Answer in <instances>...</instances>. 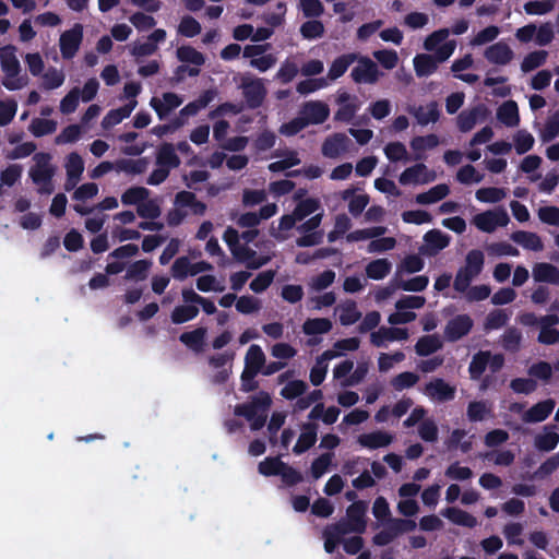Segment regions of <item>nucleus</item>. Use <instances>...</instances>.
Here are the masks:
<instances>
[{
    "label": "nucleus",
    "instance_id": "f257e3e1",
    "mask_svg": "<svg viewBox=\"0 0 559 559\" xmlns=\"http://www.w3.org/2000/svg\"><path fill=\"white\" fill-rule=\"evenodd\" d=\"M271 404L270 394L261 391L251 401L236 405L235 415L245 417L250 423L252 430H260L266 423V411Z\"/></svg>",
    "mask_w": 559,
    "mask_h": 559
},
{
    "label": "nucleus",
    "instance_id": "f03ea898",
    "mask_svg": "<svg viewBox=\"0 0 559 559\" xmlns=\"http://www.w3.org/2000/svg\"><path fill=\"white\" fill-rule=\"evenodd\" d=\"M516 321L524 326H540L537 341L544 345H554L559 342V331L554 328L559 323L557 314H546L538 318L534 312H523Z\"/></svg>",
    "mask_w": 559,
    "mask_h": 559
},
{
    "label": "nucleus",
    "instance_id": "7ed1b4c3",
    "mask_svg": "<svg viewBox=\"0 0 559 559\" xmlns=\"http://www.w3.org/2000/svg\"><path fill=\"white\" fill-rule=\"evenodd\" d=\"M368 504L364 500L354 501L346 509V516L334 523L340 525L342 531L346 534L355 533L362 534L367 528L366 512Z\"/></svg>",
    "mask_w": 559,
    "mask_h": 559
},
{
    "label": "nucleus",
    "instance_id": "20e7f679",
    "mask_svg": "<svg viewBox=\"0 0 559 559\" xmlns=\"http://www.w3.org/2000/svg\"><path fill=\"white\" fill-rule=\"evenodd\" d=\"M0 66L7 75V79L2 81V85L9 91L22 88L21 79L15 78L20 73L21 67L15 56L14 46L8 45L0 48Z\"/></svg>",
    "mask_w": 559,
    "mask_h": 559
},
{
    "label": "nucleus",
    "instance_id": "39448f33",
    "mask_svg": "<svg viewBox=\"0 0 559 559\" xmlns=\"http://www.w3.org/2000/svg\"><path fill=\"white\" fill-rule=\"evenodd\" d=\"M356 62L357 66L350 72V78L355 83L376 84L379 81L382 73L374 61L369 57L358 55Z\"/></svg>",
    "mask_w": 559,
    "mask_h": 559
},
{
    "label": "nucleus",
    "instance_id": "423d86ee",
    "mask_svg": "<svg viewBox=\"0 0 559 559\" xmlns=\"http://www.w3.org/2000/svg\"><path fill=\"white\" fill-rule=\"evenodd\" d=\"M239 87L250 109H257L263 104L266 90L261 79L243 76Z\"/></svg>",
    "mask_w": 559,
    "mask_h": 559
},
{
    "label": "nucleus",
    "instance_id": "0eeeda50",
    "mask_svg": "<svg viewBox=\"0 0 559 559\" xmlns=\"http://www.w3.org/2000/svg\"><path fill=\"white\" fill-rule=\"evenodd\" d=\"M510 218L508 213L500 209L496 211H485L474 216V225L484 233H492L497 227L508 225Z\"/></svg>",
    "mask_w": 559,
    "mask_h": 559
},
{
    "label": "nucleus",
    "instance_id": "6e6552de",
    "mask_svg": "<svg viewBox=\"0 0 559 559\" xmlns=\"http://www.w3.org/2000/svg\"><path fill=\"white\" fill-rule=\"evenodd\" d=\"M83 39V26L80 23L63 32L60 36L59 47L63 59H72L78 52Z\"/></svg>",
    "mask_w": 559,
    "mask_h": 559
},
{
    "label": "nucleus",
    "instance_id": "1a4fd4ad",
    "mask_svg": "<svg viewBox=\"0 0 559 559\" xmlns=\"http://www.w3.org/2000/svg\"><path fill=\"white\" fill-rule=\"evenodd\" d=\"M35 166L29 169V177L35 185L45 181H51L55 175V168L50 165L51 155L49 153H36L33 157Z\"/></svg>",
    "mask_w": 559,
    "mask_h": 559
},
{
    "label": "nucleus",
    "instance_id": "9d476101",
    "mask_svg": "<svg viewBox=\"0 0 559 559\" xmlns=\"http://www.w3.org/2000/svg\"><path fill=\"white\" fill-rule=\"evenodd\" d=\"M473 325L474 322L468 314H457L448 321L444 337L448 342H457L472 331Z\"/></svg>",
    "mask_w": 559,
    "mask_h": 559
},
{
    "label": "nucleus",
    "instance_id": "9b49d317",
    "mask_svg": "<svg viewBox=\"0 0 559 559\" xmlns=\"http://www.w3.org/2000/svg\"><path fill=\"white\" fill-rule=\"evenodd\" d=\"M408 338V331L404 328L381 326L370 335V342L376 347H386V342L405 341Z\"/></svg>",
    "mask_w": 559,
    "mask_h": 559
},
{
    "label": "nucleus",
    "instance_id": "f8f14e48",
    "mask_svg": "<svg viewBox=\"0 0 559 559\" xmlns=\"http://www.w3.org/2000/svg\"><path fill=\"white\" fill-rule=\"evenodd\" d=\"M556 402L547 399L534 404L522 415V420L527 424H536L546 420L552 413Z\"/></svg>",
    "mask_w": 559,
    "mask_h": 559
},
{
    "label": "nucleus",
    "instance_id": "ddd939ff",
    "mask_svg": "<svg viewBox=\"0 0 559 559\" xmlns=\"http://www.w3.org/2000/svg\"><path fill=\"white\" fill-rule=\"evenodd\" d=\"M433 180L435 175H428L427 166L423 163L406 168L399 178L400 183L403 186L411 183H428Z\"/></svg>",
    "mask_w": 559,
    "mask_h": 559
},
{
    "label": "nucleus",
    "instance_id": "4468645a",
    "mask_svg": "<svg viewBox=\"0 0 559 559\" xmlns=\"http://www.w3.org/2000/svg\"><path fill=\"white\" fill-rule=\"evenodd\" d=\"M318 439V425L314 423H305L301 426V433L293 448V452L297 455L307 452L312 448Z\"/></svg>",
    "mask_w": 559,
    "mask_h": 559
},
{
    "label": "nucleus",
    "instance_id": "2eb2a0df",
    "mask_svg": "<svg viewBox=\"0 0 559 559\" xmlns=\"http://www.w3.org/2000/svg\"><path fill=\"white\" fill-rule=\"evenodd\" d=\"M484 57L493 64L506 66L513 59L512 49L503 41L487 47Z\"/></svg>",
    "mask_w": 559,
    "mask_h": 559
},
{
    "label": "nucleus",
    "instance_id": "dca6fc26",
    "mask_svg": "<svg viewBox=\"0 0 559 559\" xmlns=\"http://www.w3.org/2000/svg\"><path fill=\"white\" fill-rule=\"evenodd\" d=\"M425 393L439 402L451 401L455 396V389L443 379H435L426 384Z\"/></svg>",
    "mask_w": 559,
    "mask_h": 559
},
{
    "label": "nucleus",
    "instance_id": "f3484780",
    "mask_svg": "<svg viewBox=\"0 0 559 559\" xmlns=\"http://www.w3.org/2000/svg\"><path fill=\"white\" fill-rule=\"evenodd\" d=\"M155 163L158 167L171 170L179 167L181 160L176 153L174 144L164 142L157 148Z\"/></svg>",
    "mask_w": 559,
    "mask_h": 559
},
{
    "label": "nucleus",
    "instance_id": "a211bd4d",
    "mask_svg": "<svg viewBox=\"0 0 559 559\" xmlns=\"http://www.w3.org/2000/svg\"><path fill=\"white\" fill-rule=\"evenodd\" d=\"M301 114L308 124H321L329 118L330 109L322 102H309L305 104Z\"/></svg>",
    "mask_w": 559,
    "mask_h": 559
},
{
    "label": "nucleus",
    "instance_id": "6ab92c4d",
    "mask_svg": "<svg viewBox=\"0 0 559 559\" xmlns=\"http://www.w3.org/2000/svg\"><path fill=\"white\" fill-rule=\"evenodd\" d=\"M393 441V436L385 431H372L369 433L359 435L357 442L362 447L370 450L385 448Z\"/></svg>",
    "mask_w": 559,
    "mask_h": 559
},
{
    "label": "nucleus",
    "instance_id": "aec40b11",
    "mask_svg": "<svg viewBox=\"0 0 559 559\" xmlns=\"http://www.w3.org/2000/svg\"><path fill=\"white\" fill-rule=\"evenodd\" d=\"M559 443V433L556 425L544 426V432L534 438V445L538 451L550 452Z\"/></svg>",
    "mask_w": 559,
    "mask_h": 559
},
{
    "label": "nucleus",
    "instance_id": "412c9836",
    "mask_svg": "<svg viewBox=\"0 0 559 559\" xmlns=\"http://www.w3.org/2000/svg\"><path fill=\"white\" fill-rule=\"evenodd\" d=\"M349 139L344 133H335L325 139L322 144V154L329 158H335L347 150Z\"/></svg>",
    "mask_w": 559,
    "mask_h": 559
},
{
    "label": "nucleus",
    "instance_id": "4be33fe9",
    "mask_svg": "<svg viewBox=\"0 0 559 559\" xmlns=\"http://www.w3.org/2000/svg\"><path fill=\"white\" fill-rule=\"evenodd\" d=\"M358 59V53L356 52H348L343 53L335 58L333 62L330 66L328 78L332 81L337 80L342 75L345 74V72L348 70V68L356 62Z\"/></svg>",
    "mask_w": 559,
    "mask_h": 559
},
{
    "label": "nucleus",
    "instance_id": "5701e85b",
    "mask_svg": "<svg viewBox=\"0 0 559 559\" xmlns=\"http://www.w3.org/2000/svg\"><path fill=\"white\" fill-rule=\"evenodd\" d=\"M533 277L536 282L559 285V269L550 263H536L533 267Z\"/></svg>",
    "mask_w": 559,
    "mask_h": 559
},
{
    "label": "nucleus",
    "instance_id": "b1692460",
    "mask_svg": "<svg viewBox=\"0 0 559 559\" xmlns=\"http://www.w3.org/2000/svg\"><path fill=\"white\" fill-rule=\"evenodd\" d=\"M420 126L437 122L440 118L439 105L436 100L430 102L426 107L418 106L409 111Z\"/></svg>",
    "mask_w": 559,
    "mask_h": 559
},
{
    "label": "nucleus",
    "instance_id": "393cba45",
    "mask_svg": "<svg viewBox=\"0 0 559 559\" xmlns=\"http://www.w3.org/2000/svg\"><path fill=\"white\" fill-rule=\"evenodd\" d=\"M231 253L239 262H245L248 269L257 270L266 263V259L257 258V252L248 246H238Z\"/></svg>",
    "mask_w": 559,
    "mask_h": 559
},
{
    "label": "nucleus",
    "instance_id": "a878e982",
    "mask_svg": "<svg viewBox=\"0 0 559 559\" xmlns=\"http://www.w3.org/2000/svg\"><path fill=\"white\" fill-rule=\"evenodd\" d=\"M441 514L456 525L468 528L477 525V520L474 515L455 507L444 509Z\"/></svg>",
    "mask_w": 559,
    "mask_h": 559
},
{
    "label": "nucleus",
    "instance_id": "bb28decb",
    "mask_svg": "<svg viewBox=\"0 0 559 559\" xmlns=\"http://www.w3.org/2000/svg\"><path fill=\"white\" fill-rule=\"evenodd\" d=\"M497 118L507 127H516L520 123L519 108L514 100L504 102L497 111Z\"/></svg>",
    "mask_w": 559,
    "mask_h": 559
},
{
    "label": "nucleus",
    "instance_id": "cd10ccee",
    "mask_svg": "<svg viewBox=\"0 0 559 559\" xmlns=\"http://www.w3.org/2000/svg\"><path fill=\"white\" fill-rule=\"evenodd\" d=\"M511 239L527 250L542 251L544 248L540 237L535 233L518 230L511 235Z\"/></svg>",
    "mask_w": 559,
    "mask_h": 559
},
{
    "label": "nucleus",
    "instance_id": "c85d7f7f",
    "mask_svg": "<svg viewBox=\"0 0 559 559\" xmlns=\"http://www.w3.org/2000/svg\"><path fill=\"white\" fill-rule=\"evenodd\" d=\"M439 144L438 135L430 133L427 135H417L414 136L411 141V147L416 153L415 159L420 160L424 158L421 154L426 150H432Z\"/></svg>",
    "mask_w": 559,
    "mask_h": 559
},
{
    "label": "nucleus",
    "instance_id": "c756f323",
    "mask_svg": "<svg viewBox=\"0 0 559 559\" xmlns=\"http://www.w3.org/2000/svg\"><path fill=\"white\" fill-rule=\"evenodd\" d=\"M414 69L418 78L429 76L438 69V61L432 55L420 53L414 58Z\"/></svg>",
    "mask_w": 559,
    "mask_h": 559
},
{
    "label": "nucleus",
    "instance_id": "7c9ffc66",
    "mask_svg": "<svg viewBox=\"0 0 559 559\" xmlns=\"http://www.w3.org/2000/svg\"><path fill=\"white\" fill-rule=\"evenodd\" d=\"M442 345L439 335H424L415 344V352L418 356L426 357L441 349Z\"/></svg>",
    "mask_w": 559,
    "mask_h": 559
},
{
    "label": "nucleus",
    "instance_id": "2f4dec72",
    "mask_svg": "<svg viewBox=\"0 0 559 559\" xmlns=\"http://www.w3.org/2000/svg\"><path fill=\"white\" fill-rule=\"evenodd\" d=\"M206 335V329L197 328L193 331L183 332L179 336V341L188 348L199 353L203 349Z\"/></svg>",
    "mask_w": 559,
    "mask_h": 559
},
{
    "label": "nucleus",
    "instance_id": "473e14b6",
    "mask_svg": "<svg viewBox=\"0 0 559 559\" xmlns=\"http://www.w3.org/2000/svg\"><path fill=\"white\" fill-rule=\"evenodd\" d=\"M450 193V188L445 183H439L432 188H430L428 191L418 193L416 195V202L418 204H432L437 203L444 198H447Z\"/></svg>",
    "mask_w": 559,
    "mask_h": 559
},
{
    "label": "nucleus",
    "instance_id": "72a5a7b5",
    "mask_svg": "<svg viewBox=\"0 0 559 559\" xmlns=\"http://www.w3.org/2000/svg\"><path fill=\"white\" fill-rule=\"evenodd\" d=\"M346 535V531H342L340 525L330 524L325 526L322 532V536L324 539V550L328 554H333L340 543H342V537Z\"/></svg>",
    "mask_w": 559,
    "mask_h": 559
},
{
    "label": "nucleus",
    "instance_id": "f704fd0d",
    "mask_svg": "<svg viewBox=\"0 0 559 559\" xmlns=\"http://www.w3.org/2000/svg\"><path fill=\"white\" fill-rule=\"evenodd\" d=\"M450 236L439 229H431L424 236V240L432 254L447 248L450 243Z\"/></svg>",
    "mask_w": 559,
    "mask_h": 559
},
{
    "label": "nucleus",
    "instance_id": "c9c22d12",
    "mask_svg": "<svg viewBox=\"0 0 559 559\" xmlns=\"http://www.w3.org/2000/svg\"><path fill=\"white\" fill-rule=\"evenodd\" d=\"M483 114V106H476L469 110L461 111L456 119L459 130L464 133L471 131L477 123L479 116Z\"/></svg>",
    "mask_w": 559,
    "mask_h": 559
},
{
    "label": "nucleus",
    "instance_id": "e433bc0d",
    "mask_svg": "<svg viewBox=\"0 0 559 559\" xmlns=\"http://www.w3.org/2000/svg\"><path fill=\"white\" fill-rule=\"evenodd\" d=\"M176 55L179 61L193 64V68L200 69L205 63L204 55L189 45L177 48Z\"/></svg>",
    "mask_w": 559,
    "mask_h": 559
},
{
    "label": "nucleus",
    "instance_id": "4c0bfd02",
    "mask_svg": "<svg viewBox=\"0 0 559 559\" xmlns=\"http://www.w3.org/2000/svg\"><path fill=\"white\" fill-rule=\"evenodd\" d=\"M490 358L489 350H479L476 353L468 366V372L472 380H479L485 372Z\"/></svg>",
    "mask_w": 559,
    "mask_h": 559
},
{
    "label": "nucleus",
    "instance_id": "58836bf2",
    "mask_svg": "<svg viewBox=\"0 0 559 559\" xmlns=\"http://www.w3.org/2000/svg\"><path fill=\"white\" fill-rule=\"evenodd\" d=\"M264 364L265 355L262 348L255 344L251 345L245 357V368L261 372Z\"/></svg>",
    "mask_w": 559,
    "mask_h": 559
},
{
    "label": "nucleus",
    "instance_id": "ea45409f",
    "mask_svg": "<svg viewBox=\"0 0 559 559\" xmlns=\"http://www.w3.org/2000/svg\"><path fill=\"white\" fill-rule=\"evenodd\" d=\"M491 415V407L486 401L469 402L466 411L467 419L472 423L483 421Z\"/></svg>",
    "mask_w": 559,
    "mask_h": 559
},
{
    "label": "nucleus",
    "instance_id": "a19ab883",
    "mask_svg": "<svg viewBox=\"0 0 559 559\" xmlns=\"http://www.w3.org/2000/svg\"><path fill=\"white\" fill-rule=\"evenodd\" d=\"M392 264L388 259H377L371 261L366 267V274L371 280H382L391 271Z\"/></svg>",
    "mask_w": 559,
    "mask_h": 559
},
{
    "label": "nucleus",
    "instance_id": "79ce46f5",
    "mask_svg": "<svg viewBox=\"0 0 559 559\" xmlns=\"http://www.w3.org/2000/svg\"><path fill=\"white\" fill-rule=\"evenodd\" d=\"M28 130L36 138L52 134L57 130V121L51 119L34 118L28 126Z\"/></svg>",
    "mask_w": 559,
    "mask_h": 559
},
{
    "label": "nucleus",
    "instance_id": "37998d69",
    "mask_svg": "<svg viewBox=\"0 0 559 559\" xmlns=\"http://www.w3.org/2000/svg\"><path fill=\"white\" fill-rule=\"evenodd\" d=\"M199 314V308L195 305L177 306L171 311L170 319L175 324H182L193 320Z\"/></svg>",
    "mask_w": 559,
    "mask_h": 559
},
{
    "label": "nucleus",
    "instance_id": "c03bdc74",
    "mask_svg": "<svg viewBox=\"0 0 559 559\" xmlns=\"http://www.w3.org/2000/svg\"><path fill=\"white\" fill-rule=\"evenodd\" d=\"M332 329V322L328 318L307 319L302 325L307 335L325 334Z\"/></svg>",
    "mask_w": 559,
    "mask_h": 559
},
{
    "label": "nucleus",
    "instance_id": "a18cd8bd",
    "mask_svg": "<svg viewBox=\"0 0 559 559\" xmlns=\"http://www.w3.org/2000/svg\"><path fill=\"white\" fill-rule=\"evenodd\" d=\"M150 191L144 187H131L127 189L121 195L123 205H139L148 199Z\"/></svg>",
    "mask_w": 559,
    "mask_h": 559
},
{
    "label": "nucleus",
    "instance_id": "49530a36",
    "mask_svg": "<svg viewBox=\"0 0 559 559\" xmlns=\"http://www.w3.org/2000/svg\"><path fill=\"white\" fill-rule=\"evenodd\" d=\"M283 467L284 462L280 456H269L259 463L258 471L261 475L266 477L278 476L280 473H282Z\"/></svg>",
    "mask_w": 559,
    "mask_h": 559
},
{
    "label": "nucleus",
    "instance_id": "de8ad7c7",
    "mask_svg": "<svg viewBox=\"0 0 559 559\" xmlns=\"http://www.w3.org/2000/svg\"><path fill=\"white\" fill-rule=\"evenodd\" d=\"M152 262L148 260H138L128 267L124 278L144 281L147 277Z\"/></svg>",
    "mask_w": 559,
    "mask_h": 559
},
{
    "label": "nucleus",
    "instance_id": "09e8293b",
    "mask_svg": "<svg viewBox=\"0 0 559 559\" xmlns=\"http://www.w3.org/2000/svg\"><path fill=\"white\" fill-rule=\"evenodd\" d=\"M484 260V253L480 250H471L466 255V263L465 266H463V269L476 277L483 271Z\"/></svg>",
    "mask_w": 559,
    "mask_h": 559
},
{
    "label": "nucleus",
    "instance_id": "8fccbe9b",
    "mask_svg": "<svg viewBox=\"0 0 559 559\" xmlns=\"http://www.w3.org/2000/svg\"><path fill=\"white\" fill-rule=\"evenodd\" d=\"M547 51L537 50L530 52L526 55L521 63V69L523 72H531L539 67H542L547 59Z\"/></svg>",
    "mask_w": 559,
    "mask_h": 559
},
{
    "label": "nucleus",
    "instance_id": "3c124183",
    "mask_svg": "<svg viewBox=\"0 0 559 559\" xmlns=\"http://www.w3.org/2000/svg\"><path fill=\"white\" fill-rule=\"evenodd\" d=\"M201 29V24L191 15L183 16L178 25V33L188 38L199 35Z\"/></svg>",
    "mask_w": 559,
    "mask_h": 559
},
{
    "label": "nucleus",
    "instance_id": "603ef678",
    "mask_svg": "<svg viewBox=\"0 0 559 559\" xmlns=\"http://www.w3.org/2000/svg\"><path fill=\"white\" fill-rule=\"evenodd\" d=\"M506 197L502 188L487 187L476 191V199L484 203H497Z\"/></svg>",
    "mask_w": 559,
    "mask_h": 559
},
{
    "label": "nucleus",
    "instance_id": "864d4df0",
    "mask_svg": "<svg viewBox=\"0 0 559 559\" xmlns=\"http://www.w3.org/2000/svg\"><path fill=\"white\" fill-rule=\"evenodd\" d=\"M521 341L522 333L514 326L508 328L502 335V346L509 352H518Z\"/></svg>",
    "mask_w": 559,
    "mask_h": 559
},
{
    "label": "nucleus",
    "instance_id": "5fc2aeb1",
    "mask_svg": "<svg viewBox=\"0 0 559 559\" xmlns=\"http://www.w3.org/2000/svg\"><path fill=\"white\" fill-rule=\"evenodd\" d=\"M300 34L306 39L320 38L324 34V25L319 20H310L301 24Z\"/></svg>",
    "mask_w": 559,
    "mask_h": 559
},
{
    "label": "nucleus",
    "instance_id": "6e6d98bb",
    "mask_svg": "<svg viewBox=\"0 0 559 559\" xmlns=\"http://www.w3.org/2000/svg\"><path fill=\"white\" fill-rule=\"evenodd\" d=\"M334 454L332 452L322 453L311 463V475L314 479H319L325 474L329 466L331 465Z\"/></svg>",
    "mask_w": 559,
    "mask_h": 559
},
{
    "label": "nucleus",
    "instance_id": "4d7b16f0",
    "mask_svg": "<svg viewBox=\"0 0 559 559\" xmlns=\"http://www.w3.org/2000/svg\"><path fill=\"white\" fill-rule=\"evenodd\" d=\"M64 166L67 175H70L72 178H81L84 171L83 158L76 152H72L67 156Z\"/></svg>",
    "mask_w": 559,
    "mask_h": 559
},
{
    "label": "nucleus",
    "instance_id": "13d9d810",
    "mask_svg": "<svg viewBox=\"0 0 559 559\" xmlns=\"http://www.w3.org/2000/svg\"><path fill=\"white\" fill-rule=\"evenodd\" d=\"M514 147L519 155L525 154L532 150L534 145V136L526 130H520L513 138Z\"/></svg>",
    "mask_w": 559,
    "mask_h": 559
},
{
    "label": "nucleus",
    "instance_id": "bf43d9fd",
    "mask_svg": "<svg viewBox=\"0 0 559 559\" xmlns=\"http://www.w3.org/2000/svg\"><path fill=\"white\" fill-rule=\"evenodd\" d=\"M308 389V385L302 380L289 381L281 391V395L286 400H295L301 396Z\"/></svg>",
    "mask_w": 559,
    "mask_h": 559
},
{
    "label": "nucleus",
    "instance_id": "052dcab7",
    "mask_svg": "<svg viewBox=\"0 0 559 559\" xmlns=\"http://www.w3.org/2000/svg\"><path fill=\"white\" fill-rule=\"evenodd\" d=\"M320 207V202L317 199L308 198L297 203L293 211L297 219L302 221L305 217L313 214Z\"/></svg>",
    "mask_w": 559,
    "mask_h": 559
},
{
    "label": "nucleus",
    "instance_id": "680f3d73",
    "mask_svg": "<svg viewBox=\"0 0 559 559\" xmlns=\"http://www.w3.org/2000/svg\"><path fill=\"white\" fill-rule=\"evenodd\" d=\"M274 271H264L259 273L250 283V289L257 294L266 290L274 280Z\"/></svg>",
    "mask_w": 559,
    "mask_h": 559
},
{
    "label": "nucleus",
    "instance_id": "e2e57ef3",
    "mask_svg": "<svg viewBox=\"0 0 559 559\" xmlns=\"http://www.w3.org/2000/svg\"><path fill=\"white\" fill-rule=\"evenodd\" d=\"M171 275L177 281H183L191 275V262L188 257H179L171 265Z\"/></svg>",
    "mask_w": 559,
    "mask_h": 559
},
{
    "label": "nucleus",
    "instance_id": "0e129e2a",
    "mask_svg": "<svg viewBox=\"0 0 559 559\" xmlns=\"http://www.w3.org/2000/svg\"><path fill=\"white\" fill-rule=\"evenodd\" d=\"M146 169V162L144 158L136 160L133 159H119L116 162V170L126 171L129 174H142Z\"/></svg>",
    "mask_w": 559,
    "mask_h": 559
},
{
    "label": "nucleus",
    "instance_id": "69168bd1",
    "mask_svg": "<svg viewBox=\"0 0 559 559\" xmlns=\"http://www.w3.org/2000/svg\"><path fill=\"white\" fill-rule=\"evenodd\" d=\"M299 9L305 17L317 19L324 12V7L320 0H301Z\"/></svg>",
    "mask_w": 559,
    "mask_h": 559
},
{
    "label": "nucleus",
    "instance_id": "338daca9",
    "mask_svg": "<svg viewBox=\"0 0 559 559\" xmlns=\"http://www.w3.org/2000/svg\"><path fill=\"white\" fill-rule=\"evenodd\" d=\"M419 380V377L411 371H405L399 373L396 377L392 379V386L396 391H402L404 389H408L414 386Z\"/></svg>",
    "mask_w": 559,
    "mask_h": 559
},
{
    "label": "nucleus",
    "instance_id": "774afa93",
    "mask_svg": "<svg viewBox=\"0 0 559 559\" xmlns=\"http://www.w3.org/2000/svg\"><path fill=\"white\" fill-rule=\"evenodd\" d=\"M559 468V454H554L548 457L545 462L540 464V466L535 471L533 477L534 478H544L548 475H551L555 471Z\"/></svg>",
    "mask_w": 559,
    "mask_h": 559
}]
</instances>
